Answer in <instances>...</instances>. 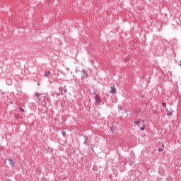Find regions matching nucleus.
Returning a JSON list of instances; mask_svg holds the SVG:
<instances>
[{"label": "nucleus", "mask_w": 181, "mask_h": 181, "mask_svg": "<svg viewBox=\"0 0 181 181\" xmlns=\"http://www.w3.org/2000/svg\"><path fill=\"white\" fill-rule=\"evenodd\" d=\"M87 77H88V73H87L86 70L83 69L81 73V76L82 81H84V80H86Z\"/></svg>", "instance_id": "1"}, {"label": "nucleus", "mask_w": 181, "mask_h": 181, "mask_svg": "<svg viewBox=\"0 0 181 181\" xmlns=\"http://www.w3.org/2000/svg\"><path fill=\"white\" fill-rule=\"evenodd\" d=\"M95 101L97 105H100L101 104V97H100V95L96 94L95 95Z\"/></svg>", "instance_id": "2"}, {"label": "nucleus", "mask_w": 181, "mask_h": 181, "mask_svg": "<svg viewBox=\"0 0 181 181\" xmlns=\"http://www.w3.org/2000/svg\"><path fill=\"white\" fill-rule=\"evenodd\" d=\"M158 146L159 152H163V149H165V145L160 141L158 143Z\"/></svg>", "instance_id": "3"}, {"label": "nucleus", "mask_w": 181, "mask_h": 181, "mask_svg": "<svg viewBox=\"0 0 181 181\" xmlns=\"http://www.w3.org/2000/svg\"><path fill=\"white\" fill-rule=\"evenodd\" d=\"M112 94H115L117 93V89L115 88V85L111 87V90L110 91Z\"/></svg>", "instance_id": "4"}, {"label": "nucleus", "mask_w": 181, "mask_h": 181, "mask_svg": "<svg viewBox=\"0 0 181 181\" xmlns=\"http://www.w3.org/2000/svg\"><path fill=\"white\" fill-rule=\"evenodd\" d=\"M7 160L9 161V165H11L12 168L15 166V162H13V160H12V158H8Z\"/></svg>", "instance_id": "5"}, {"label": "nucleus", "mask_w": 181, "mask_h": 181, "mask_svg": "<svg viewBox=\"0 0 181 181\" xmlns=\"http://www.w3.org/2000/svg\"><path fill=\"white\" fill-rule=\"evenodd\" d=\"M84 138H85V141H84L85 145H90V141H88V137H87V136H84Z\"/></svg>", "instance_id": "6"}, {"label": "nucleus", "mask_w": 181, "mask_h": 181, "mask_svg": "<svg viewBox=\"0 0 181 181\" xmlns=\"http://www.w3.org/2000/svg\"><path fill=\"white\" fill-rule=\"evenodd\" d=\"M50 76V71H46L45 73V77H49Z\"/></svg>", "instance_id": "7"}, {"label": "nucleus", "mask_w": 181, "mask_h": 181, "mask_svg": "<svg viewBox=\"0 0 181 181\" xmlns=\"http://www.w3.org/2000/svg\"><path fill=\"white\" fill-rule=\"evenodd\" d=\"M167 115L168 117H172L173 115V112H170V111H167Z\"/></svg>", "instance_id": "8"}, {"label": "nucleus", "mask_w": 181, "mask_h": 181, "mask_svg": "<svg viewBox=\"0 0 181 181\" xmlns=\"http://www.w3.org/2000/svg\"><path fill=\"white\" fill-rule=\"evenodd\" d=\"M145 128H146V127H145V124H144L141 127V131H145Z\"/></svg>", "instance_id": "9"}, {"label": "nucleus", "mask_w": 181, "mask_h": 181, "mask_svg": "<svg viewBox=\"0 0 181 181\" xmlns=\"http://www.w3.org/2000/svg\"><path fill=\"white\" fill-rule=\"evenodd\" d=\"M134 124L138 125V127H141V126H139V121H134Z\"/></svg>", "instance_id": "10"}, {"label": "nucleus", "mask_w": 181, "mask_h": 181, "mask_svg": "<svg viewBox=\"0 0 181 181\" xmlns=\"http://www.w3.org/2000/svg\"><path fill=\"white\" fill-rule=\"evenodd\" d=\"M62 135H63L64 137H66V132L62 131Z\"/></svg>", "instance_id": "11"}, {"label": "nucleus", "mask_w": 181, "mask_h": 181, "mask_svg": "<svg viewBox=\"0 0 181 181\" xmlns=\"http://www.w3.org/2000/svg\"><path fill=\"white\" fill-rule=\"evenodd\" d=\"M37 103H39V104H40V101H42V100L40 99V98H38L37 99Z\"/></svg>", "instance_id": "12"}, {"label": "nucleus", "mask_w": 181, "mask_h": 181, "mask_svg": "<svg viewBox=\"0 0 181 181\" xmlns=\"http://www.w3.org/2000/svg\"><path fill=\"white\" fill-rule=\"evenodd\" d=\"M18 110H21V111H22V112H25V110L21 108V107H18Z\"/></svg>", "instance_id": "13"}, {"label": "nucleus", "mask_w": 181, "mask_h": 181, "mask_svg": "<svg viewBox=\"0 0 181 181\" xmlns=\"http://www.w3.org/2000/svg\"><path fill=\"white\" fill-rule=\"evenodd\" d=\"M35 95H36V97H37V98H39L40 97V94H39V93H35Z\"/></svg>", "instance_id": "14"}, {"label": "nucleus", "mask_w": 181, "mask_h": 181, "mask_svg": "<svg viewBox=\"0 0 181 181\" xmlns=\"http://www.w3.org/2000/svg\"><path fill=\"white\" fill-rule=\"evenodd\" d=\"M162 105H163V107H166V103L163 102V103H162Z\"/></svg>", "instance_id": "15"}, {"label": "nucleus", "mask_w": 181, "mask_h": 181, "mask_svg": "<svg viewBox=\"0 0 181 181\" xmlns=\"http://www.w3.org/2000/svg\"><path fill=\"white\" fill-rule=\"evenodd\" d=\"M47 101H48V103H50V98L49 97H47Z\"/></svg>", "instance_id": "16"}, {"label": "nucleus", "mask_w": 181, "mask_h": 181, "mask_svg": "<svg viewBox=\"0 0 181 181\" xmlns=\"http://www.w3.org/2000/svg\"><path fill=\"white\" fill-rule=\"evenodd\" d=\"M35 103H32V107H33V108H35Z\"/></svg>", "instance_id": "17"}, {"label": "nucleus", "mask_w": 181, "mask_h": 181, "mask_svg": "<svg viewBox=\"0 0 181 181\" xmlns=\"http://www.w3.org/2000/svg\"><path fill=\"white\" fill-rule=\"evenodd\" d=\"M60 91H63V90H62V88H59Z\"/></svg>", "instance_id": "18"}, {"label": "nucleus", "mask_w": 181, "mask_h": 181, "mask_svg": "<svg viewBox=\"0 0 181 181\" xmlns=\"http://www.w3.org/2000/svg\"><path fill=\"white\" fill-rule=\"evenodd\" d=\"M93 95H95V92L93 93Z\"/></svg>", "instance_id": "19"}, {"label": "nucleus", "mask_w": 181, "mask_h": 181, "mask_svg": "<svg viewBox=\"0 0 181 181\" xmlns=\"http://www.w3.org/2000/svg\"><path fill=\"white\" fill-rule=\"evenodd\" d=\"M67 90H65V93L66 92Z\"/></svg>", "instance_id": "20"}, {"label": "nucleus", "mask_w": 181, "mask_h": 181, "mask_svg": "<svg viewBox=\"0 0 181 181\" xmlns=\"http://www.w3.org/2000/svg\"><path fill=\"white\" fill-rule=\"evenodd\" d=\"M142 122H144V120H142Z\"/></svg>", "instance_id": "21"}]
</instances>
